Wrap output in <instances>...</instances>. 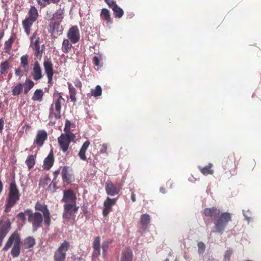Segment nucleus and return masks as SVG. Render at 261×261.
I'll return each mask as SVG.
<instances>
[{"instance_id": "obj_59", "label": "nucleus", "mask_w": 261, "mask_h": 261, "mask_svg": "<svg viewBox=\"0 0 261 261\" xmlns=\"http://www.w3.org/2000/svg\"><path fill=\"white\" fill-rule=\"evenodd\" d=\"M52 184H53V186H56V184H55V183H53V182H52L51 184H50V185H49V187H50V186H51Z\"/></svg>"}, {"instance_id": "obj_44", "label": "nucleus", "mask_w": 261, "mask_h": 261, "mask_svg": "<svg viewBox=\"0 0 261 261\" xmlns=\"http://www.w3.org/2000/svg\"><path fill=\"white\" fill-rule=\"evenodd\" d=\"M50 179H49V178L46 176L42 177L40 179L39 186L44 187L45 186L48 184V181Z\"/></svg>"}, {"instance_id": "obj_7", "label": "nucleus", "mask_w": 261, "mask_h": 261, "mask_svg": "<svg viewBox=\"0 0 261 261\" xmlns=\"http://www.w3.org/2000/svg\"><path fill=\"white\" fill-rule=\"evenodd\" d=\"M75 138L74 134H62L58 138V142L61 150L66 153L68 151L70 143Z\"/></svg>"}, {"instance_id": "obj_13", "label": "nucleus", "mask_w": 261, "mask_h": 261, "mask_svg": "<svg viewBox=\"0 0 261 261\" xmlns=\"http://www.w3.org/2000/svg\"><path fill=\"white\" fill-rule=\"evenodd\" d=\"M67 37L72 44H76L79 42L81 35L77 25H74L69 28L67 33Z\"/></svg>"}, {"instance_id": "obj_6", "label": "nucleus", "mask_w": 261, "mask_h": 261, "mask_svg": "<svg viewBox=\"0 0 261 261\" xmlns=\"http://www.w3.org/2000/svg\"><path fill=\"white\" fill-rule=\"evenodd\" d=\"M64 99L60 94L57 98L55 99L53 103L51 105L49 109V118H54L55 119H59L61 117V110L62 101H64Z\"/></svg>"}, {"instance_id": "obj_45", "label": "nucleus", "mask_w": 261, "mask_h": 261, "mask_svg": "<svg viewBox=\"0 0 261 261\" xmlns=\"http://www.w3.org/2000/svg\"><path fill=\"white\" fill-rule=\"evenodd\" d=\"M197 246L198 253L199 254L203 253L205 249V245L202 242H199L198 243Z\"/></svg>"}, {"instance_id": "obj_62", "label": "nucleus", "mask_w": 261, "mask_h": 261, "mask_svg": "<svg viewBox=\"0 0 261 261\" xmlns=\"http://www.w3.org/2000/svg\"><path fill=\"white\" fill-rule=\"evenodd\" d=\"M164 261H169V258H166Z\"/></svg>"}, {"instance_id": "obj_26", "label": "nucleus", "mask_w": 261, "mask_h": 261, "mask_svg": "<svg viewBox=\"0 0 261 261\" xmlns=\"http://www.w3.org/2000/svg\"><path fill=\"white\" fill-rule=\"evenodd\" d=\"M132 251L129 248H126L122 252L121 261H132Z\"/></svg>"}, {"instance_id": "obj_10", "label": "nucleus", "mask_w": 261, "mask_h": 261, "mask_svg": "<svg viewBox=\"0 0 261 261\" xmlns=\"http://www.w3.org/2000/svg\"><path fill=\"white\" fill-rule=\"evenodd\" d=\"M70 247V243L64 241L61 244L59 248L55 251L54 254L55 261H65L66 256V252Z\"/></svg>"}, {"instance_id": "obj_63", "label": "nucleus", "mask_w": 261, "mask_h": 261, "mask_svg": "<svg viewBox=\"0 0 261 261\" xmlns=\"http://www.w3.org/2000/svg\"><path fill=\"white\" fill-rule=\"evenodd\" d=\"M87 213V211H84V214H86Z\"/></svg>"}, {"instance_id": "obj_24", "label": "nucleus", "mask_w": 261, "mask_h": 261, "mask_svg": "<svg viewBox=\"0 0 261 261\" xmlns=\"http://www.w3.org/2000/svg\"><path fill=\"white\" fill-rule=\"evenodd\" d=\"M35 244V239L32 237H28L23 240L22 245L23 249H27L33 248Z\"/></svg>"}, {"instance_id": "obj_48", "label": "nucleus", "mask_w": 261, "mask_h": 261, "mask_svg": "<svg viewBox=\"0 0 261 261\" xmlns=\"http://www.w3.org/2000/svg\"><path fill=\"white\" fill-rule=\"evenodd\" d=\"M105 2L108 5L110 8L113 9L115 5H117L115 2L111 0H105Z\"/></svg>"}, {"instance_id": "obj_27", "label": "nucleus", "mask_w": 261, "mask_h": 261, "mask_svg": "<svg viewBox=\"0 0 261 261\" xmlns=\"http://www.w3.org/2000/svg\"><path fill=\"white\" fill-rule=\"evenodd\" d=\"M72 48V43L68 39H64L63 41L61 49L65 54L69 53Z\"/></svg>"}, {"instance_id": "obj_52", "label": "nucleus", "mask_w": 261, "mask_h": 261, "mask_svg": "<svg viewBox=\"0 0 261 261\" xmlns=\"http://www.w3.org/2000/svg\"><path fill=\"white\" fill-rule=\"evenodd\" d=\"M93 63L95 66H99V59L98 57L94 56L93 58Z\"/></svg>"}, {"instance_id": "obj_51", "label": "nucleus", "mask_w": 261, "mask_h": 261, "mask_svg": "<svg viewBox=\"0 0 261 261\" xmlns=\"http://www.w3.org/2000/svg\"><path fill=\"white\" fill-rule=\"evenodd\" d=\"M27 216V214L26 213V210L24 211V212H21L18 214V217H19L22 220H24L25 219V216Z\"/></svg>"}, {"instance_id": "obj_53", "label": "nucleus", "mask_w": 261, "mask_h": 261, "mask_svg": "<svg viewBox=\"0 0 261 261\" xmlns=\"http://www.w3.org/2000/svg\"><path fill=\"white\" fill-rule=\"evenodd\" d=\"M4 125V121L3 118L0 119V133H1L3 130Z\"/></svg>"}, {"instance_id": "obj_30", "label": "nucleus", "mask_w": 261, "mask_h": 261, "mask_svg": "<svg viewBox=\"0 0 261 261\" xmlns=\"http://www.w3.org/2000/svg\"><path fill=\"white\" fill-rule=\"evenodd\" d=\"M49 31L52 34H58L60 28V22L58 21L51 22L49 24Z\"/></svg>"}, {"instance_id": "obj_50", "label": "nucleus", "mask_w": 261, "mask_h": 261, "mask_svg": "<svg viewBox=\"0 0 261 261\" xmlns=\"http://www.w3.org/2000/svg\"><path fill=\"white\" fill-rule=\"evenodd\" d=\"M74 85L76 87L81 88L82 86V82L80 81V80L78 79H75L74 81Z\"/></svg>"}, {"instance_id": "obj_58", "label": "nucleus", "mask_w": 261, "mask_h": 261, "mask_svg": "<svg viewBox=\"0 0 261 261\" xmlns=\"http://www.w3.org/2000/svg\"><path fill=\"white\" fill-rule=\"evenodd\" d=\"M60 173V170H58L54 172V174L56 176H57Z\"/></svg>"}, {"instance_id": "obj_1", "label": "nucleus", "mask_w": 261, "mask_h": 261, "mask_svg": "<svg viewBox=\"0 0 261 261\" xmlns=\"http://www.w3.org/2000/svg\"><path fill=\"white\" fill-rule=\"evenodd\" d=\"M35 212L31 209L26 210L28 221L32 225V230L36 231L42 226L43 222L48 227L51 224V215L47 206L37 201L35 205Z\"/></svg>"}, {"instance_id": "obj_25", "label": "nucleus", "mask_w": 261, "mask_h": 261, "mask_svg": "<svg viewBox=\"0 0 261 261\" xmlns=\"http://www.w3.org/2000/svg\"><path fill=\"white\" fill-rule=\"evenodd\" d=\"M90 144V142L89 141H85L84 144H83L79 153L78 155L80 157V158L83 160L86 161L87 160V158L86 156V152L87 151V150Z\"/></svg>"}, {"instance_id": "obj_41", "label": "nucleus", "mask_w": 261, "mask_h": 261, "mask_svg": "<svg viewBox=\"0 0 261 261\" xmlns=\"http://www.w3.org/2000/svg\"><path fill=\"white\" fill-rule=\"evenodd\" d=\"M64 17V10L61 9L57 10L53 14L52 19L57 20H62Z\"/></svg>"}, {"instance_id": "obj_2", "label": "nucleus", "mask_w": 261, "mask_h": 261, "mask_svg": "<svg viewBox=\"0 0 261 261\" xmlns=\"http://www.w3.org/2000/svg\"><path fill=\"white\" fill-rule=\"evenodd\" d=\"M203 213L205 217L214 218L215 231L222 234L228 224L231 221L232 216L227 212L221 213L220 210L216 207L205 208Z\"/></svg>"}, {"instance_id": "obj_32", "label": "nucleus", "mask_w": 261, "mask_h": 261, "mask_svg": "<svg viewBox=\"0 0 261 261\" xmlns=\"http://www.w3.org/2000/svg\"><path fill=\"white\" fill-rule=\"evenodd\" d=\"M44 92L42 89H37L34 93L32 99L34 101L41 102L43 100Z\"/></svg>"}, {"instance_id": "obj_43", "label": "nucleus", "mask_w": 261, "mask_h": 261, "mask_svg": "<svg viewBox=\"0 0 261 261\" xmlns=\"http://www.w3.org/2000/svg\"><path fill=\"white\" fill-rule=\"evenodd\" d=\"M73 126L74 124H72L69 120H66L64 128V134H72L71 132V127Z\"/></svg>"}, {"instance_id": "obj_36", "label": "nucleus", "mask_w": 261, "mask_h": 261, "mask_svg": "<svg viewBox=\"0 0 261 261\" xmlns=\"http://www.w3.org/2000/svg\"><path fill=\"white\" fill-rule=\"evenodd\" d=\"M23 91V85L21 83H18L16 86L13 87L12 92L13 96H18Z\"/></svg>"}, {"instance_id": "obj_28", "label": "nucleus", "mask_w": 261, "mask_h": 261, "mask_svg": "<svg viewBox=\"0 0 261 261\" xmlns=\"http://www.w3.org/2000/svg\"><path fill=\"white\" fill-rule=\"evenodd\" d=\"M15 38L14 36H11L4 44V51L8 55L11 54V47L13 42H14Z\"/></svg>"}, {"instance_id": "obj_15", "label": "nucleus", "mask_w": 261, "mask_h": 261, "mask_svg": "<svg viewBox=\"0 0 261 261\" xmlns=\"http://www.w3.org/2000/svg\"><path fill=\"white\" fill-rule=\"evenodd\" d=\"M43 65L45 73L48 79V83L51 84L54 74L53 64L50 60L45 59L43 61Z\"/></svg>"}, {"instance_id": "obj_64", "label": "nucleus", "mask_w": 261, "mask_h": 261, "mask_svg": "<svg viewBox=\"0 0 261 261\" xmlns=\"http://www.w3.org/2000/svg\"><path fill=\"white\" fill-rule=\"evenodd\" d=\"M245 261H252V260H246Z\"/></svg>"}, {"instance_id": "obj_34", "label": "nucleus", "mask_w": 261, "mask_h": 261, "mask_svg": "<svg viewBox=\"0 0 261 261\" xmlns=\"http://www.w3.org/2000/svg\"><path fill=\"white\" fill-rule=\"evenodd\" d=\"M68 87L69 88V92L70 94V98L71 101L72 102H75L76 100V90L74 88V87L72 85V84L70 83H67Z\"/></svg>"}, {"instance_id": "obj_42", "label": "nucleus", "mask_w": 261, "mask_h": 261, "mask_svg": "<svg viewBox=\"0 0 261 261\" xmlns=\"http://www.w3.org/2000/svg\"><path fill=\"white\" fill-rule=\"evenodd\" d=\"M102 94V89L99 85H97L95 89L91 90V95L94 97L100 96Z\"/></svg>"}, {"instance_id": "obj_21", "label": "nucleus", "mask_w": 261, "mask_h": 261, "mask_svg": "<svg viewBox=\"0 0 261 261\" xmlns=\"http://www.w3.org/2000/svg\"><path fill=\"white\" fill-rule=\"evenodd\" d=\"M55 162L54 152L51 150L47 156L45 158L43 161V164L42 165V168L44 170H49L54 165Z\"/></svg>"}, {"instance_id": "obj_9", "label": "nucleus", "mask_w": 261, "mask_h": 261, "mask_svg": "<svg viewBox=\"0 0 261 261\" xmlns=\"http://www.w3.org/2000/svg\"><path fill=\"white\" fill-rule=\"evenodd\" d=\"M27 55H23L20 57V65L15 70V74L16 76L20 79L23 74L27 75L29 71V62Z\"/></svg>"}, {"instance_id": "obj_4", "label": "nucleus", "mask_w": 261, "mask_h": 261, "mask_svg": "<svg viewBox=\"0 0 261 261\" xmlns=\"http://www.w3.org/2000/svg\"><path fill=\"white\" fill-rule=\"evenodd\" d=\"M20 194L15 181H12L9 186L8 197L5 205V212L8 213L11 208L15 205L19 200Z\"/></svg>"}, {"instance_id": "obj_33", "label": "nucleus", "mask_w": 261, "mask_h": 261, "mask_svg": "<svg viewBox=\"0 0 261 261\" xmlns=\"http://www.w3.org/2000/svg\"><path fill=\"white\" fill-rule=\"evenodd\" d=\"M22 85L23 87L24 88V93L27 95L29 91L34 87V83L31 80H27Z\"/></svg>"}, {"instance_id": "obj_57", "label": "nucleus", "mask_w": 261, "mask_h": 261, "mask_svg": "<svg viewBox=\"0 0 261 261\" xmlns=\"http://www.w3.org/2000/svg\"><path fill=\"white\" fill-rule=\"evenodd\" d=\"M4 35V32L3 31L0 32V40L3 38Z\"/></svg>"}, {"instance_id": "obj_8", "label": "nucleus", "mask_w": 261, "mask_h": 261, "mask_svg": "<svg viewBox=\"0 0 261 261\" xmlns=\"http://www.w3.org/2000/svg\"><path fill=\"white\" fill-rule=\"evenodd\" d=\"M222 165L224 169L228 170L232 175L236 174V158L234 153L226 154L222 160Z\"/></svg>"}, {"instance_id": "obj_14", "label": "nucleus", "mask_w": 261, "mask_h": 261, "mask_svg": "<svg viewBox=\"0 0 261 261\" xmlns=\"http://www.w3.org/2000/svg\"><path fill=\"white\" fill-rule=\"evenodd\" d=\"M11 228V223L8 219L0 221V247Z\"/></svg>"}, {"instance_id": "obj_35", "label": "nucleus", "mask_w": 261, "mask_h": 261, "mask_svg": "<svg viewBox=\"0 0 261 261\" xmlns=\"http://www.w3.org/2000/svg\"><path fill=\"white\" fill-rule=\"evenodd\" d=\"M212 164L210 163L207 166L204 167H199L200 172L204 175L208 174H213L214 173L213 170L212 169Z\"/></svg>"}, {"instance_id": "obj_40", "label": "nucleus", "mask_w": 261, "mask_h": 261, "mask_svg": "<svg viewBox=\"0 0 261 261\" xmlns=\"http://www.w3.org/2000/svg\"><path fill=\"white\" fill-rule=\"evenodd\" d=\"M112 10L114 12L115 17L120 18L122 17L124 14L123 10L117 5H115Z\"/></svg>"}, {"instance_id": "obj_56", "label": "nucleus", "mask_w": 261, "mask_h": 261, "mask_svg": "<svg viewBox=\"0 0 261 261\" xmlns=\"http://www.w3.org/2000/svg\"><path fill=\"white\" fill-rule=\"evenodd\" d=\"M3 188V185L1 180H0V193L2 192Z\"/></svg>"}, {"instance_id": "obj_18", "label": "nucleus", "mask_w": 261, "mask_h": 261, "mask_svg": "<svg viewBox=\"0 0 261 261\" xmlns=\"http://www.w3.org/2000/svg\"><path fill=\"white\" fill-rule=\"evenodd\" d=\"M47 133L44 130H39L37 132L34 144L39 147L43 146L44 142L47 139Z\"/></svg>"}, {"instance_id": "obj_17", "label": "nucleus", "mask_w": 261, "mask_h": 261, "mask_svg": "<svg viewBox=\"0 0 261 261\" xmlns=\"http://www.w3.org/2000/svg\"><path fill=\"white\" fill-rule=\"evenodd\" d=\"M120 188L116 186L111 181L107 180L106 182L105 190L108 195L114 196L119 194Z\"/></svg>"}, {"instance_id": "obj_47", "label": "nucleus", "mask_w": 261, "mask_h": 261, "mask_svg": "<svg viewBox=\"0 0 261 261\" xmlns=\"http://www.w3.org/2000/svg\"><path fill=\"white\" fill-rule=\"evenodd\" d=\"M109 245V243L106 242V241L103 242L102 245V249L103 252V254L106 255V251L108 248V246Z\"/></svg>"}, {"instance_id": "obj_61", "label": "nucleus", "mask_w": 261, "mask_h": 261, "mask_svg": "<svg viewBox=\"0 0 261 261\" xmlns=\"http://www.w3.org/2000/svg\"><path fill=\"white\" fill-rule=\"evenodd\" d=\"M8 76H9V79H10L11 77V74H9Z\"/></svg>"}, {"instance_id": "obj_38", "label": "nucleus", "mask_w": 261, "mask_h": 261, "mask_svg": "<svg viewBox=\"0 0 261 261\" xmlns=\"http://www.w3.org/2000/svg\"><path fill=\"white\" fill-rule=\"evenodd\" d=\"M36 155H30L28 156L25 163L29 169H31L35 164Z\"/></svg>"}, {"instance_id": "obj_55", "label": "nucleus", "mask_w": 261, "mask_h": 261, "mask_svg": "<svg viewBox=\"0 0 261 261\" xmlns=\"http://www.w3.org/2000/svg\"><path fill=\"white\" fill-rule=\"evenodd\" d=\"M160 191L162 193H166V189L165 188L163 187H161L160 189Z\"/></svg>"}, {"instance_id": "obj_3", "label": "nucleus", "mask_w": 261, "mask_h": 261, "mask_svg": "<svg viewBox=\"0 0 261 261\" xmlns=\"http://www.w3.org/2000/svg\"><path fill=\"white\" fill-rule=\"evenodd\" d=\"M21 243L20 234L17 232H14L9 237L3 250L7 251L12 247L11 254L13 257H17L20 253Z\"/></svg>"}, {"instance_id": "obj_19", "label": "nucleus", "mask_w": 261, "mask_h": 261, "mask_svg": "<svg viewBox=\"0 0 261 261\" xmlns=\"http://www.w3.org/2000/svg\"><path fill=\"white\" fill-rule=\"evenodd\" d=\"M31 75L35 81L40 80L43 77L42 69L38 61L35 62L33 64Z\"/></svg>"}, {"instance_id": "obj_23", "label": "nucleus", "mask_w": 261, "mask_h": 261, "mask_svg": "<svg viewBox=\"0 0 261 261\" xmlns=\"http://www.w3.org/2000/svg\"><path fill=\"white\" fill-rule=\"evenodd\" d=\"M100 17L101 19L105 21L108 24L112 22V19L111 17L110 11L106 8H103L101 10Z\"/></svg>"}, {"instance_id": "obj_16", "label": "nucleus", "mask_w": 261, "mask_h": 261, "mask_svg": "<svg viewBox=\"0 0 261 261\" xmlns=\"http://www.w3.org/2000/svg\"><path fill=\"white\" fill-rule=\"evenodd\" d=\"M76 196L71 189L64 191L62 201L67 203H76Z\"/></svg>"}, {"instance_id": "obj_22", "label": "nucleus", "mask_w": 261, "mask_h": 261, "mask_svg": "<svg viewBox=\"0 0 261 261\" xmlns=\"http://www.w3.org/2000/svg\"><path fill=\"white\" fill-rule=\"evenodd\" d=\"M100 238L97 236L95 238L93 242V258H97L100 254Z\"/></svg>"}, {"instance_id": "obj_49", "label": "nucleus", "mask_w": 261, "mask_h": 261, "mask_svg": "<svg viewBox=\"0 0 261 261\" xmlns=\"http://www.w3.org/2000/svg\"><path fill=\"white\" fill-rule=\"evenodd\" d=\"M108 145L107 144H103L101 145V147L100 149V152L101 153H107Z\"/></svg>"}, {"instance_id": "obj_12", "label": "nucleus", "mask_w": 261, "mask_h": 261, "mask_svg": "<svg viewBox=\"0 0 261 261\" xmlns=\"http://www.w3.org/2000/svg\"><path fill=\"white\" fill-rule=\"evenodd\" d=\"M39 39L37 32L35 31L33 33L31 37V46L34 51L35 56L37 58L40 59L42 57L43 51L40 49Z\"/></svg>"}, {"instance_id": "obj_31", "label": "nucleus", "mask_w": 261, "mask_h": 261, "mask_svg": "<svg viewBox=\"0 0 261 261\" xmlns=\"http://www.w3.org/2000/svg\"><path fill=\"white\" fill-rule=\"evenodd\" d=\"M69 167L65 166L63 167L62 170V177L64 182L69 184L71 182L70 180V174H69Z\"/></svg>"}, {"instance_id": "obj_54", "label": "nucleus", "mask_w": 261, "mask_h": 261, "mask_svg": "<svg viewBox=\"0 0 261 261\" xmlns=\"http://www.w3.org/2000/svg\"><path fill=\"white\" fill-rule=\"evenodd\" d=\"M131 200L133 202L136 201V195L134 192H132L131 193Z\"/></svg>"}, {"instance_id": "obj_29", "label": "nucleus", "mask_w": 261, "mask_h": 261, "mask_svg": "<svg viewBox=\"0 0 261 261\" xmlns=\"http://www.w3.org/2000/svg\"><path fill=\"white\" fill-rule=\"evenodd\" d=\"M10 68L9 62L6 60L0 64V75L6 76Z\"/></svg>"}, {"instance_id": "obj_11", "label": "nucleus", "mask_w": 261, "mask_h": 261, "mask_svg": "<svg viewBox=\"0 0 261 261\" xmlns=\"http://www.w3.org/2000/svg\"><path fill=\"white\" fill-rule=\"evenodd\" d=\"M63 208V218L69 220L75 218V214L78 211L79 206L76 203H67L64 205Z\"/></svg>"}, {"instance_id": "obj_39", "label": "nucleus", "mask_w": 261, "mask_h": 261, "mask_svg": "<svg viewBox=\"0 0 261 261\" xmlns=\"http://www.w3.org/2000/svg\"><path fill=\"white\" fill-rule=\"evenodd\" d=\"M150 222V217L147 214H145L141 216L140 223L143 227H146Z\"/></svg>"}, {"instance_id": "obj_5", "label": "nucleus", "mask_w": 261, "mask_h": 261, "mask_svg": "<svg viewBox=\"0 0 261 261\" xmlns=\"http://www.w3.org/2000/svg\"><path fill=\"white\" fill-rule=\"evenodd\" d=\"M39 13L37 9L34 6H31L28 16L22 21V25L25 34L29 36L31 33V28L33 23L37 20Z\"/></svg>"}, {"instance_id": "obj_46", "label": "nucleus", "mask_w": 261, "mask_h": 261, "mask_svg": "<svg viewBox=\"0 0 261 261\" xmlns=\"http://www.w3.org/2000/svg\"><path fill=\"white\" fill-rule=\"evenodd\" d=\"M232 253V251L231 250L229 249L226 250L224 256V259L225 261H229Z\"/></svg>"}, {"instance_id": "obj_37", "label": "nucleus", "mask_w": 261, "mask_h": 261, "mask_svg": "<svg viewBox=\"0 0 261 261\" xmlns=\"http://www.w3.org/2000/svg\"><path fill=\"white\" fill-rule=\"evenodd\" d=\"M38 5L41 7H45L50 4H58L60 2V0H36Z\"/></svg>"}, {"instance_id": "obj_20", "label": "nucleus", "mask_w": 261, "mask_h": 261, "mask_svg": "<svg viewBox=\"0 0 261 261\" xmlns=\"http://www.w3.org/2000/svg\"><path fill=\"white\" fill-rule=\"evenodd\" d=\"M117 198H111L108 197L104 201V208L102 211L103 216L106 217L109 215L112 210V206L116 203Z\"/></svg>"}, {"instance_id": "obj_60", "label": "nucleus", "mask_w": 261, "mask_h": 261, "mask_svg": "<svg viewBox=\"0 0 261 261\" xmlns=\"http://www.w3.org/2000/svg\"><path fill=\"white\" fill-rule=\"evenodd\" d=\"M207 261H214L213 258H208Z\"/></svg>"}]
</instances>
